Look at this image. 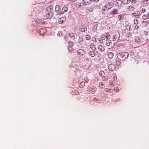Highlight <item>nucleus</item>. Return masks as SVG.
<instances>
[{"mask_svg": "<svg viewBox=\"0 0 149 149\" xmlns=\"http://www.w3.org/2000/svg\"><path fill=\"white\" fill-rule=\"evenodd\" d=\"M69 0L73 2V1H75L76 0Z\"/></svg>", "mask_w": 149, "mask_h": 149, "instance_id": "obj_48", "label": "nucleus"}, {"mask_svg": "<svg viewBox=\"0 0 149 149\" xmlns=\"http://www.w3.org/2000/svg\"><path fill=\"white\" fill-rule=\"evenodd\" d=\"M117 17L119 20L120 21L122 19V17L120 15H118Z\"/></svg>", "mask_w": 149, "mask_h": 149, "instance_id": "obj_38", "label": "nucleus"}, {"mask_svg": "<svg viewBox=\"0 0 149 149\" xmlns=\"http://www.w3.org/2000/svg\"><path fill=\"white\" fill-rule=\"evenodd\" d=\"M125 27H126V29L127 30L130 31V30H131V29H132L130 26L128 25H126Z\"/></svg>", "mask_w": 149, "mask_h": 149, "instance_id": "obj_32", "label": "nucleus"}, {"mask_svg": "<svg viewBox=\"0 0 149 149\" xmlns=\"http://www.w3.org/2000/svg\"><path fill=\"white\" fill-rule=\"evenodd\" d=\"M132 15L135 16L136 18L139 17V15L138 13H132Z\"/></svg>", "mask_w": 149, "mask_h": 149, "instance_id": "obj_31", "label": "nucleus"}, {"mask_svg": "<svg viewBox=\"0 0 149 149\" xmlns=\"http://www.w3.org/2000/svg\"><path fill=\"white\" fill-rule=\"evenodd\" d=\"M99 41L101 43H102L103 42V40H99Z\"/></svg>", "mask_w": 149, "mask_h": 149, "instance_id": "obj_47", "label": "nucleus"}, {"mask_svg": "<svg viewBox=\"0 0 149 149\" xmlns=\"http://www.w3.org/2000/svg\"><path fill=\"white\" fill-rule=\"evenodd\" d=\"M136 0H132L131 2L132 3H136Z\"/></svg>", "mask_w": 149, "mask_h": 149, "instance_id": "obj_42", "label": "nucleus"}, {"mask_svg": "<svg viewBox=\"0 0 149 149\" xmlns=\"http://www.w3.org/2000/svg\"><path fill=\"white\" fill-rule=\"evenodd\" d=\"M104 74V72L103 71H101L100 72L99 75L102 77L103 76Z\"/></svg>", "mask_w": 149, "mask_h": 149, "instance_id": "obj_36", "label": "nucleus"}, {"mask_svg": "<svg viewBox=\"0 0 149 149\" xmlns=\"http://www.w3.org/2000/svg\"><path fill=\"white\" fill-rule=\"evenodd\" d=\"M135 28L136 29H138L139 28V26L138 25H136L135 26Z\"/></svg>", "mask_w": 149, "mask_h": 149, "instance_id": "obj_46", "label": "nucleus"}, {"mask_svg": "<svg viewBox=\"0 0 149 149\" xmlns=\"http://www.w3.org/2000/svg\"><path fill=\"white\" fill-rule=\"evenodd\" d=\"M89 46L93 50H95L96 48L95 47L93 44L91 43L89 45Z\"/></svg>", "mask_w": 149, "mask_h": 149, "instance_id": "obj_20", "label": "nucleus"}, {"mask_svg": "<svg viewBox=\"0 0 149 149\" xmlns=\"http://www.w3.org/2000/svg\"><path fill=\"white\" fill-rule=\"evenodd\" d=\"M113 6V4L111 2H109L106 3L103 7V10L105 11V10L109 9L111 8Z\"/></svg>", "mask_w": 149, "mask_h": 149, "instance_id": "obj_1", "label": "nucleus"}, {"mask_svg": "<svg viewBox=\"0 0 149 149\" xmlns=\"http://www.w3.org/2000/svg\"><path fill=\"white\" fill-rule=\"evenodd\" d=\"M98 48L101 52H103L105 50L104 47L102 45H99Z\"/></svg>", "mask_w": 149, "mask_h": 149, "instance_id": "obj_17", "label": "nucleus"}, {"mask_svg": "<svg viewBox=\"0 0 149 149\" xmlns=\"http://www.w3.org/2000/svg\"><path fill=\"white\" fill-rule=\"evenodd\" d=\"M75 6L77 7H80L81 6H83V5H81V3H79L78 2H77L75 3Z\"/></svg>", "mask_w": 149, "mask_h": 149, "instance_id": "obj_24", "label": "nucleus"}, {"mask_svg": "<svg viewBox=\"0 0 149 149\" xmlns=\"http://www.w3.org/2000/svg\"><path fill=\"white\" fill-rule=\"evenodd\" d=\"M108 68L110 70L113 71L115 69V67L114 65L110 64L108 65Z\"/></svg>", "mask_w": 149, "mask_h": 149, "instance_id": "obj_12", "label": "nucleus"}, {"mask_svg": "<svg viewBox=\"0 0 149 149\" xmlns=\"http://www.w3.org/2000/svg\"><path fill=\"white\" fill-rule=\"evenodd\" d=\"M66 37H70L71 39L74 40V39L75 38L74 36V34L73 33H69L68 32H66Z\"/></svg>", "mask_w": 149, "mask_h": 149, "instance_id": "obj_4", "label": "nucleus"}, {"mask_svg": "<svg viewBox=\"0 0 149 149\" xmlns=\"http://www.w3.org/2000/svg\"><path fill=\"white\" fill-rule=\"evenodd\" d=\"M46 13V17L47 19H50L54 15V14L53 13H51V12Z\"/></svg>", "mask_w": 149, "mask_h": 149, "instance_id": "obj_11", "label": "nucleus"}, {"mask_svg": "<svg viewBox=\"0 0 149 149\" xmlns=\"http://www.w3.org/2000/svg\"><path fill=\"white\" fill-rule=\"evenodd\" d=\"M131 0H123V2L124 4H128L130 2Z\"/></svg>", "mask_w": 149, "mask_h": 149, "instance_id": "obj_27", "label": "nucleus"}, {"mask_svg": "<svg viewBox=\"0 0 149 149\" xmlns=\"http://www.w3.org/2000/svg\"><path fill=\"white\" fill-rule=\"evenodd\" d=\"M104 91L106 92H108L109 93H111L112 92V89L107 88H105L104 89Z\"/></svg>", "mask_w": 149, "mask_h": 149, "instance_id": "obj_22", "label": "nucleus"}, {"mask_svg": "<svg viewBox=\"0 0 149 149\" xmlns=\"http://www.w3.org/2000/svg\"><path fill=\"white\" fill-rule=\"evenodd\" d=\"M127 10L128 11H133L134 9V7L132 6H128L127 8Z\"/></svg>", "mask_w": 149, "mask_h": 149, "instance_id": "obj_15", "label": "nucleus"}, {"mask_svg": "<svg viewBox=\"0 0 149 149\" xmlns=\"http://www.w3.org/2000/svg\"><path fill=\"white\" fill-rule=\"evenodd\" d=\"M145 33L146 35H147L148 34V32L147 31H145Z\"/></svg>", "mask_w": 149, "mask_h": 149, "instance_id": "obj_49", "label": "nucleus"}, {"mask_svg": "<svg viewBox=\"0 0 149 149\" xmlns=\"http://www.w3.org/2000/svg\"><path fill=\"white\" fill-rule=\"evenodd\" d=\"M146 43V42H143L142 43V44H144Z\"/></svg>", "mask_w": 149, "mask_h": 149, "instance_id": "obj_53", "label": "nucleus"}, {"mask_svg": "<svg viewBox=\"0 0 149 149\" xmlns=\"http://www.w3.org/2000/svg\"><path fill=\"white\" fill-rule=\"evenodd\" d=\"M127 35L128 37H130L131 36V33L129 32L127 33Z\"/></svg>", "mask_w": 149, "mask_h": 149, "instance_id": "obj_44", "label": "nucleus"}, {"mask_svg": "<svg viewBox=\"0 0 149 149\" xmlns=\"http://www.w3.org/2000/svg\"><path fill=\"white\" fill-rule=\"evenodd\" d=\"M107 55L108 57L110 58H112L113 56V54L112 52H108Z\"/></svg>", "mask_w": 149, "mask_h": 149, "instance_id": "obj_18", "label": "nucleus"}, {"mask_svg": "<svg viewBox=\"0 0 149 149\" xmlns=\"http://www.w3.org/2000/svg\"><path fill=\"white\" fill-rule=\"evenodd\" d=\"M84 80L85 82L86 83H87L88 82L89 80L88 78H86L84 79Z\"/></svg>", "mask_w": 149, "mask_h": 149, "instance_id": "obj_41", "label": "nucleus"}, {"mask_svg": "<svg viewBox=\"0 0 149 149\" xmlns=\"http://www.w3.org/2000/svg\"><path fill=\"white\" fill-rule=\"evenodd\" d=\"M92 2V0H83V3L86 5H89Z\"/></svg>", "mask_w": 149, "mask_h": 149, "instance_id": "obj_10", "label": "nucleus"}, {"mask_svg": "<svg viewBox=\"0 0 149 149\" xmlns=\"http://www.w3.org/2000/svg\"><path fill=\"white\" fill-rule=\"evenodd\" d=\"M119 54L120 55L121 58L123 61L127 58L129 56V53L127 52H122L120 54Z\"/></svg>", "mask_w": 149, "mask_h": 149, "instance_id": "obj_2", "label": "nucleus"}, {"mask_svg": "<svg viewBox=\"0 0 149 149\" xmlns=\"http://www.w3.org/2000/svg\"><path fill=\"white\" fill-rule=\"evenodd\" d=\"M149 18V12L147 14L144 15L142 16V18L144 20L147 19Z\"/></svg>", "mask_w": 149, "mask_h": 149, "instance_id": "obj_16", "label": "nucleus"}, {"mask_svg": "<svg viewBox=\"0 0 149 149\" xmlns=\"http://www.w3.org/2000/svg\"><path fill=\"white\" fill-rule=\"evenodd\" d=\"M139 20L137 19H135L134 20V24L136 25L138 24L139 23Z\"/></svg>", "mask_w": 149, "mask_h": 149, "instance_id": "obj_33", "label": "nucleus"}, {"mask_svg": "<svg viewBox=\"0 0 149 149\" xmlns=\"http://www.w3.org/2000/svg\"><path fill=\"white\" fill-rule=\"evenodd\" d=\"M99 0H93V1L96 2H97Z\"/></svg>", "mask_w": 149, "mask_h": 149, "instance_id": "obj_50", "label": "nucleus"}, {"mask_svg": "<svg viewBox=\"0 0 149 149\" xmlns=\"http://www.w3.org/2000/svg\"><path fill=\"white\" fill-rule=\"evenodd\" d=\"M68 9L66 7L64 6L62 8V11L64 12H66L68 10Z\"/></svg>", "mask_w": 149, "mask_h": 149, "instance_id": "obj_25", "label": "nucleus"}, {"mask_svg": "<svg viewBox=\"0 0 149 149\" xmlns=\"http://www.w3.org/2000/svg\"><path fill=\"white\" fill-rule=\"evenodd\" d=\"M114 91L116 92H118L119 91V89L118 88H114Z\"/></svg>", "mask_w": 149, "mask_h": 149, "instance_id": "obj_43", "label": "nucleus"}, {"mask_svg": "<svg viewBox=\"0 0 149 149\" xmlns=\"http://www.w3.org/2000/svg\"><path fill=\"white\" fill-rule=\"evenodd\" d=\"M38 33L41 35H43L45 33V30L42 28H39L38 30Z\"/></svg>", "mask_w": 149, "mask_h": 149, "instance_id": "obj_7", "label": "nucleus"}, {"mask_svg": "<svg viewBox=\"0 0 149 149\" xmlns=\"http://www.w3.org/2000/svg\"><path fill=\"white\" fill-rule=\"evenodd\" d=\"M145 0H144V2H145Z\"/></svg>", "mask_w": 149, "mask_h": 149, "instance_id": "obj_54", "label": "nucleus"}, {"mask_svg": "<svg viewBox=\"0 0 149 149\" xmlns=\"http://www.w3.org/2000/svg\"><path fill=\"white\" fill-rule=\"evenodd\" d=\"M147 11V10L144 8H142L140 10V12L142 13H144Z\"/></svg>", "mask_w": 149, "mask_h": 149, "instance_id": "obj_29", "label": "nucleus"}, {"mask_svg": "<svg viewBox=\"0 0 149 149\" xmlns=\"http://www.w3.org/2000/svg\"><path fill=\"white\" fill-rule=\"evenodd\" d=\"M66 20V18L65 17H61L58 19V23L59 24H62Z\"/></svg>", "mask_w": 149, "mask_h": 149, "instance_id": "obj_9", "label": "nucleus"}, {"mask_svg": "<svg viewBox=\"0 0 149 149\" xmlns=\"http://www.w3.org/2000/svg\"><path fill=\"white\" fill-rule=\"evenodd\" d=\"M80 85L81 86H84L85 85V82L84 81L81 82L80 83Z\"/></svg>", "mask_w": 149, "mask_h": 149, "instance_id": "obj_39", "label": "nucleus"}, {"mask_svg": "<svg viewBox=\"0 0 149 149\" xmlns=\"http://www.w3.org/2000/svg\"><path fill=\"white\" fill-rule=\"evenodd\" d=\"M77 53L80 55L83 56L85 53V52L83 49H79L77 51Z\"/></svg>", "mask_w": 149, "mask_h": 149, "instance_id": "obj_8", "label": "nucleus"}, {"mask_svg": "<svg viewBox=\"0 0 149 149\" xmlns=\"http://www.w3.org/2000/svg\"><path fill=\"white\" fill-rule=\"evenodd\" d=\"M74 92L76 95H77L78 94V92L77 91H74Z\"/></svg>", "mask_w": 149, "mask_h": 149, "instance_id": "obj_45", "label": "nucleus"}, {"mask_svg": "<svg viewBox=\"0 0 149 149\" xmlns=\"http://www.w3.org/2000/svg\"><path fill=\"white\" fill-rule=\"evenodd\" d=\"M99 87L102 88H103L105 87L103 84L102 82H100L99 83Z\"/></svg>", "mask_w": 149, "mask_h": 149, "instance_id": "obj_28", "label": "nucleus"}, {"mask_svg": "<svg viewBox=\"0 0 149 149\" xmlns=\"http://www.w3.org/2000/svg\"><path fill=\"white\" fill-rule=\"evenodd\" d=\"M148 64H149V61H148Z\"/></svg>", "mask_w": 149, "mask_h": 149, "instance_id": "obj_55", "label": "nucleus"}, {"mask_svg": "<svg viewBox=\"0 0 149 149\" xmlns=\"http://www.w3.org/2000/svg\"><path fill=\"white\" fill-rule=\"evenodd\" d=\"M111 44V40L109 39H107L106 41V45L107 46H109Z\"/></svg>", "mask_w": 149, "mask_h": 149, "instance_id": "obj_19", "label": "nucleus"}, {"mask_svg": "<svg viewBox=\"0 0 149 149\" xmlns=\"http://www.w3.org/2000/svg\"><path fill=\"white\" fill-rule=\"evenodd\" d=\"M102 79L103 81H107L108 79V77L106 76H103L102 77Z\"/></svg>", "mask_w": 149, "mask_h": 149, "instance_id": "obj_26", "label": "nucleus"}, {"mask_svg": "<svg viewBox=\"0 0 149 149\" xmlns=\"http://www.w3.org/2000/svg\"><path fill=\"white\" fill-rule=\"evenodd\" d=\"M115 4L116 6L119 8L121 7L123 5V2L120 0H117L115 1Z\"/></svg>", "mask_w": 149, "mask_h": 149, "instance_id": "obj_5", "label": "nucleus"}, {"mask_svg": "<svg viewBox=\"0 0 149 149\" xmlns=\"http://www.w3.org/2000/svg\"><path fill=\"white\" fill-rule=\"evenodd\" d=\"M53 11V8L52 6H49L47 7L46 8V13H53L52 11Z\"/></svg>", "mask_w": 149, "mask_h": 149, "instance_id": "obj_13", "label": "nucleus"}, {"mask_svg": "<svg viewBox=\"0 0 149 149\" xmlns=\"http://www.w3.org/2000/svg\"><path fill=\"white\" fill-rule=\"evenodd\" d=\"M110 86L111 87H112V86H113V84H111L110 85Z\"/></svg>", "mask_w": 149, "mask_h": 149, "instance_id": "obj_51", "label": "nucleus"}, {"mask_svg": "<svg viewBox=\"0 0 149 149\" xmlns=\"http://www.w3.org/2000/svg\"><path fill=\"white\" fill-rule=\"evenodd\" d=\"M116 37L115 35H114L113 36V41H115L116 40Z\"/></svg>", "mask_w": 149, "mask_h": 149, "instance_id": "obj_40", "label": "nucleus"}, {"mask_svg": "<svg viewBox=\"0 0 149 149\" xmlns=\"http://www.w3.org/2000/svg\"><path fill=\"white\" fill-rule=\"evenodd\" d=\"M105 35L106 37V38L107 39H109L111 38V36H110V35L109 33H107L105 34Z\"/></svg>", "mask_w": 149, "mask_h": 149, "instance_id": "obj_23", "label": "nucleus"}, {"mask_svg": "<svg viewBox=\"0 0 149 149\" xmlns=\"http://www.w3.org/2000/svg\"><path fill=\"white\" fill-rule=\"evenodd\" d=\"M148 1V0H146V3H148V2H147V1Z\"/></svg>", "mask_w": 149, "mask_h": 149, "instance_id": "obj_52", "label": "nucleus"}, {"mask_svg": "<svg viewBox=\"0 0 149 149\" xmlns=\"http://www.w3.org/2000/svg\"><path fill=\"white\" fill-rule=\"evenodd\" d=\"M68 45L70 47H72L73 45V42H69L68 43Z\"/></svg>", "mask_w": 149, "mask_h": 149, "instance_id": "obj_37", "label": "nucleus"}, {"mask_svg": "<svg viewBox=\"0 0 149 149\" xmlns=\"http://www.w3.org/2000/svg\"><path fill=\"white\" fill-rule=\"evenodd\" d=\"M114 17L113 16L111 15L110 13H109L107 15V17L109 18H111Z\"/></svg>", "mask_w": 149, "mask_h": 149, "instance_id": "obj_30", "label": "nucleus"}, {"mask_svg": "<svg viewBox=\"0 0 149 149\" xmlns=\"http://www.w3.org/2000/svg\"><path fill=\"white\" fill-rule=\"evenodd\" d=\"M110 13L113 16H114L115 15L118 14V10L116 9H113Z\"/></svg>", "mask_w": 149, "mask_h": 149, "instance_id": "obj_14", "label": "nucleus"}, {"mask_svg": "<svg viewBox=\"0 0 149 149\" xmlns=\"http://www.w3.org/2000/svg\"><path fill=\"white\" fill-rule=\"evenodd\" d=\"M120 62L118 60H116V64L117 65H120Z\"/></svg>", "mask_w": 149, "mask_h": 149, "instance_id": "obj_34", "label": "nucleus"}, {"mask_svg": "<svg viewBox=\"0 0 149 149\" xmlns=\"http://www.w3.org/2000/svg\"><path fill=\"white\" fill-rule=\"evenodd\" d=\"M60 6L58 5H56L55 6V10L58 15H60L64 14V12L60 11Z\"/></svg>", "mask_w": 149, "mask_h": 149, "instance_id": "obj_3", "label": "nucleus"}, {"mask_svg": "<svg viewBox=\"0 0 149 149\" xmlns=\"http://www.w3.org/2000/svg\"><path fill=\"white\" fill-rule=\"evenodd\" d=\"M79 30L82 32H84L87 30V28L86 26L82 25L79 27Z\"/></svg>", "mask_w": 149, "mask_h": 149, "instance_id": "obj_6", "label": "nucleus"}, {"mask_svg": "<svg viewBox=\"0 0 149 149\" xmlns=\"http://www.w3.org/2000/svg\"><path fill=\"white\" fill-rule=\"evenodd\" d=\"M91 38V36L89 35H87L86 36V39L87 40H89Z\"/></svg>", "mask_w": 149, "mask_h": 149, "instance_id": "obj_35", "label": "nucleus"}, {"mask_svg": "<svg viewBox=\"0 0 149 149\" xmlns=\"http://www.w3.org/2000/svg\"><path fill=\"white\" fill-rule=\"evenodd\" d=\"M89 55L92 57H93L95 56V53L94 51H91L90 52Z\"/></svg>", "mask_w": 149, "mask_h": 149, "instance_id": "obj_21", "label": "nucleus"}]
</instances>
